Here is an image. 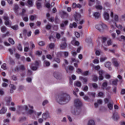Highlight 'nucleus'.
Wrapping results in <instances>:
<instances>
[{"mask_svg": "<svg viewBox=\"0 0 125 125\" xmlns=\"http://www.w3.org/2000/svg\"><path fill=\"white\" fill-rule=\"evenodd\" d=\"M70 100H71L70 95L67 93H62L59 95L58 102L61 105H63L67 104Z\"/></svg>", "mask_w": 125, "mask_h": 125, "instance_id": "obj_1", "label": "nucleus"}, {"mask_svg": "<svg viewBox=\"0 0 125 125\" xmlns=\"http://www.w3.org/2000/svg\"><path fill=\"white\" fill-rule=\"evenodd\" d=\"M110 16L112 18V21L110 22V26L111 27V29L114 30V29H116V22H118V21H119V16L117 15H115L114 16V13H113V12H111Z\"/></svg>", "mask_w": 125, "mask_h": 125, "instance_id": "obj_2", "label": "nucleus"}, {"mask_svg": "<svg viewBox=\"0 0 125 125\" xmlns=\"http://www.w3.org/2000/svg\"><path fill=\"white\" fill-rule=\"evenodd\" d=\"M41 65H42L41 61H36L34 63L32 64L31 69L32 71H37Z\"/></svg>", "mask_w": 125, "mask_h": 125, "instance_id": "obj_3", "label": "nucleus"}, {"mask_svg": "<svg viewBox=\"0 0 125 125\" xmlns=\"http://www.w3.org/2000/svg\"><path fill=\"white\" fill-rule=\"evenodd\" d=\"M95 28L98 31H100V33H103L104 30L107 28V25L104 23L99 24L95 26Z\"/></svg>", "mask_w": 125, "mask_h": 125, "instance_id": "obj_4", "label": "nucleus"}, {"mask_svg": "<svg viewBox=\"0 0 125 125\" xmlns=\"http://www.w3.org/2000/svg\"><path fill=\"white\" fill-rule=\"evenodd\" d=\"M3 19L4 20V24L6 26L8 27H11V25H12V22L9 20V18L7 15L3 16Z\"/></svg>", "mask_w": 125, "mask_h": 125, "instance_id": "obj_5", "label": "nucleus"}, {"mask_svg": "<svg viewBox=\"0 0 125 125\" xmlns=\"http://www.w3.org/2000/svg\"><path fill=\"white\" fill-rule=\"evenodd\" d=\"M3 19L4 20V24L6 26L8 27H11V25H12V22L9 20V18L7 15L3 16Z\"/></svg>", "mask_w": 125, "mask_h": 125, "instance_id": "obj_6", "label": "nucleus"}, {"mask_svg": "<svg viewBox=\"0 0 125 125\" xmlns=\"http://www.w3.org/2000/svg\"><path fill=\"white\" fill-rule=\"evenodd\" d=\"M71 113L74 116H79L82 113V109L80 108L76 107L73 109H72Z\"/></svg>", "mask_w": 125, "mask_h": 125, "instance_id": "obj_7", "label": "nucleus"}, {"mask_svg": "<svg viewBox=\"0 0 125 125\" xmlns=\"http://www.w3.org/2000/svg\"><path fill=\"white\" fill-rule=\"evenodd\" d=\"M83 105V103H82V101L79 99H76L74 100V106L75 107H82Z\"/></svg>", "mask_w": 125, "mask_h": 125, "instance_id": "obj_8", "label": "nucleus"}, {"mask_svg": "<svg viewBox=\"0 0 125 125\" xmlns=\"http://www.w3.org/2000/svg\"><path fill=\"white\" fill-rule=\"evenodd\" d=\"M62 66H64L66 73H70V71H74V67L72 65H70L67 67L66 66V65H65V64H63Z\"/></svg>", "mask_w": 125, "mask_h": 125, "instance_id": "obj_9", "label": "nucleus"}, {"mask_svg": "<svg viewBox=\"0 0 125 125\" xmlns=\"http://www.w3.org/2000/svg\"><path fill=\"white\" fill-rule=\"evenodd\" d=\"M53 75L54 78L57 79V80H61L62 79V74L61 73L54 72Z\"/></svg>", "mask_w": 125, "mask_h": 125, "instance_id": "obj_10", "label": "nucleus"}, {"mask_svg": "<svg viewBox=\"0 0 125 125\" xmlns=\"http://www.w3.org/2000/svg\"><path fill=\"white\" fill-rule=\"evenodd\" d=\"M104 74H105V71H104L103 70L99 71V80H100V81H103V79H104V77H103Z\"/></svg>", "mask_w": 125, "mask_h": 125, "instance_id": "obj_11", "label": "nucleus"}, {"mask_svg": "<svg viewBox=\"0 0 125 125\" xmlns=\"http://www.w3.org/2000/svg\"><path fill=\"white\" fill-rule=\"evenodd\" d=\"M50 116L49 115V112L48 111H46L45 112L43 113L42 115V118L43 120H46L50 118Z\"/></svg>", "mask_w": 125, "mask_h": 125, "instance_id": "obj_12", "label": "nucleus"}, {"mask_svg": "<svg viewBox=\"0 0 125 125\" xmlns=\"http://www.w3.org/2000/svg\"><path fill=\"white\" fill-rule=\"evenodd\" d=\"M25 4L29 8L32 7V6H34V2L32 0H28Z\"/></svg>", "mask_w": 125, "mask_h": 125, "instance_id": "obj_13", "label": "nucleus"}, {"mask_svg": "<svg viewBox=\"0 0 125 125\" xmlns=\"http://www.w3.org/2000/svg\"><path fill=\"white\" fill-rule=\"evenodd\" d=\"M18 9H19V6H18V5L15 4L14 8V11L15 13H16V14H17V15H18V14H19V10Z\"/></svg>", "mask_w": 125, "mask_h": 125, "instance_id": "obj_14", "label": "nucleus"}, {"mask_svg": "<svg viewBox=\"0 0 125 125\" xmlns=\"http://www.w3.org/2000/svg\"><path fill=\"white\" fill-rule=\"evenodd\" d=\"M112 62L115 67H119V65H120V63L118 62V61H117V59L115 58H113L112 59Z\"/></svg>", "mask_w": 125, "mask_h": 125, "instance_id": "obj_15", "label": "nucleus"}, {"mask_svg": "<svg viewBox=\"0 0 125 125\" xmlns=\"http://www.w3.org/2000/svg\"><path fill=\"white\" fill-rule=\"evenodd\" d=\"M5 100L6 102V105L7 106H9L10 105V102H11V97H6L5 98Z\"/></svg>", "mask_w": 125, "mask_h": 125, "instance_id": "obj_16", "label": "nucleus"}, {"mask_svg": "<svg viewBox=\"0 0 125 125\" xmlns=\"http://www.w3.org/2000/svg\"><path fill=\"white\" fill-rule=\"evenodd\" d=\"M112 118L114 121H118L120 119V115L117 113H114L113 114Z\"/></svg>", "mask_w": 125, "mask_h": 125, "instance_id": "obj_17", "label": "nucleus"}, {"mask_svg": "<svg viewBox=\"0 0 125 125\" xmlns=\"http://www.w3.org/2000/svg\"><path fill=\"white\" fill-rule=\"evenodd\" d=\"M9 87L10 88V93H13L14 90H15L16 89V86L14 85V84H10L9 85Z\"/></svg>", "mask_w": 125, "mask_h": 125, "instance_id": "obj_18", "label": "nucleus"}, {"mask_svg": "<svg viewBox=\"0 0 125 125\" xmlns=\"http://www.w3.org/2000/svg\"><path fill=\"white\" fill-rule=\"evenodd\" d=\"M89 86L90 87H93L94 89H97V88H98V84L96 83H89Z\"/></svg>", "mask_w": 125, "mask_h": 125, "instance_id": "obj_19", "label": "nucleus"}, {"mask_svg": "<svg viewBox=\"0 0 125 125\" xmlns=\"http://www.w3.org/2000/svg\"><path fill=\"white\" fill-rule=\"evenodd\" d=\"M67 43H61L60 45V48L61 49H65L67 48Z\"/></svg>", "mask_w": 125, "mask_h": 125, "instance_id": "obj_20", "label": "nucleus"}, {"mask_svg": "<svg viewBox=\"0 0 125 125\" xmlns=\"http://www.w3.org/2000/svg\"><path fill=\"white\" fill-rule=\"evenodd\" d=\"M68 23H69L68 21H63L62 23H61L60 27H61V28H64V27H65V26L68 25Z\"/></svg>", "mask_w": 125, "mask_h": 125, "instance_id": "obj_21", "label": "nucleus"}, {"mask_svg": "<svg viewBox=\"0 0 125 125\" xmlns=\"http://www.w3.org/2000/svg\"><path fill=\"white\" fill-rule=\"evenodd\" d=\"M29 49H30V48L29 47V43L25 42L24 44V51L25 52H27V51H28Z\"/></svg>", "mask_w": 125, "mask_h": 125, "instance_id": "obj_22", "label": "nucleus"}, {"mask_svg": "<svg viewBox=\"0 0 125 125\" xmlns=\"http://www.w3.org/2000/svg\"><path fill=\"white\" fill-rule=\"evenodd\" d=\"M111 65H112V64L110 62H107L104 64L105 67H106V68H108L109 71H111L112 70Z\"/></svg>", "mask_w": 125, "mask_h": 125, "instance_id": "obj_23", "label": "nucleus"}, {"mask_svg": "<svg viewBox=\"0 0 125 125\" xmlns=\"http://www.w3.org/2000/svg\"><path fill=\"white\" fill-rule=\"evenodd\" d=\"M23 110V105H18L17 106V112L21 113Z\"/></svg>", "mask_w": 125, "mask_h": 125, "instance_id": "obj_24", "label": "nucleus"}, {"mask_svg": "<svg viewBox=\"0 0 125 125\" xmlns=\"http://www.w3.org/2000/svg\"><path fill=\"white\" fill-rule=\"evenodd\" d=\"M104 17L105 20H106V21L109 20V18H110V16L109 15V14L106 12L104 13Z\"/></svg>", "mask_w": 125, "mask_h": 125, "instance_id": "obj_25", "label": "nucleus"}, {"mask_svg": "<svg viewBox=\"0 0 125 125\" xmlns=\"http://www.w3.org/2000/svg\"><path fill=\"white\" fill-rule=\"evenodd\" d=\"M81 14L77 13H76V14L75 16V21H76V22H78V20H80V18H81Z\"/></svg>", "mask_w": 125, "mask_h": 125, "instance_id": "obj_26", "label": "nucleus"}, {"mask_svg": "<svg viewBox=\"0 0 125 125\" xmlns=\"http://www.w3.org/2000/svg\"><path fill=\"white\" fill-rule=\"evenodd\" d=\"M6 111H7V109L4 107H2L0 110V114L1 115H3V114H5V113H6Z\"/></svg>", "mask_w": 125, "mask_h": 125, "instance_id": "obj_27", "label": "nucleus"}, {"mask_svg": "<svg viewBox=\"0 0 125 125\" xmlns=\"http://www.w3.org/2000/svg\"><path fill=\"white\" fill-rule=\"evenodd\" d=\"M37 18H38V16H37L36 15H31L29 17V19L31 21H34L36 20Z\"/></svg>", "mask_w": 125, "mask_h": 125, "instance_id": "obj_28", "label": "nucleus"}, {"mask_svg": "<svg viewBox=\"0 0 125 125\" xmlns=\"http://www.w3.org/2000/svg\"><path fill=\"white\" fill-rule=\"evenodd\" d=\"M114 104V102L112 101L111 103H109L107 104V107L109 110H113V105Z\"/></svg>", "mask_w": 125, "mask_h": 125, "instance_id": "obj_29", "label": "nucleus"}, {"mask_svg": "<svg viewBox=\"0 0 125 125\" xmlns=\"http://www.w3.org/2000/svg\"><path fill=\"white\" fill-rule=\"evenodd\" d=\"M36 6L37 9H41V8L42 7V3L39 1H36Z\"/></svg>", "mask_w": 125, "mask_h": 125, "instance_id": "obj_30", "label": "nucleus"}, {"mask_svg": "<svg viewBox=\"0 0 125 125\" xmlns=\"http://www.w3.org/2000/svg\"><path fill=\"white\" fill-rule=\"evenodd\" d=\"M93 16L96 19H98L100 17V14L99 12H95L93 14Z\"/></svg>", "mask_w": 125, "mask_h": 125, "instance_id": "obj_31", "label": "nucleus"}, {"mask_svg": "<svg viewBox=\"0 0 125 125\" xmlns=\"http://www.w3.org/2000/svg\"><path fill=\"white\" fill-rule=\"evenodd\" d=\"M11 79L12 81H14L15 82H16V81L18 80V78H17V76L15 75H13L11 76Z\"/></svg>", "mask_w": 125, "mask_h": 125, "instance_id": "obj_32", "label": "nucleus"}, {"mask_svg": "<svg viewBox=\"0 0 125 125\" xmlns=\"http://www.w3.org/2000/svg\"><path fill=\"white\" fill-rule=\"evenodd\" d=\"M74 85H76L78 87H81V86H82V83H81L80 81H76L74 83Z\"/></svg>", "mask_w": 125, "mask_h": 125, "instance_id": "obj_33", "label": "nucleus"}, {"mask_svg": "<svg viewBox=\"0 0 125 125\" xmlns=\"http://www.w3.org/2000/svg\"><path fill=\"white\" fill-rule=\"evenodd\" d=\"M10 28L13 29V30H14V31H17L19 29V27L18 26V25H15L13 26H11Z\"/></svg>", "mask_w": 125, "mask_h": 125, "instance_id": "obj_34", "label": "nucleus"}, {"mask_svg": "<svg viewBox=\"0 0 125 125\" xmlns=\"http://www.w3.org/2000/svg\"><path fill=\"white\" fill-rule=\"evenodd\" d=\"M87 125H95V122L93 120H89Z\"/></svg>", "mask_w": 125, "mask_h": 125, "instance_id": "obj_35", "label": "nucleus"}, {"mask_svg": "<svg viewBox=\"0 0 125 125\" xmlns=\"http://www.w3.org/2000/svg\"><path fill=\"white\" fill-rule=\"evenodd\" d=\"M77 26V23L73 22V23H70L69 24V28H71V29H72V28H76Z\"/></svg>", "mask_w": 125, "mask_h": 125, "instance_id": "obj_36", "label": "nucleus"}, {"mask_svg": "<svg viewBox=\"0 0 125 125\" xmlns=\"http://www.w3.org/2000/svg\"><path fill=\"white\" fill-rule=\"evenodd\" d=\"M79 79L80 81H83L84 83H87V78H84L83 77L80 76Z\"/></svg>", "mask_w": 125, "mask_h": 125, "instance_id": "obj_37", "label": "nucleus"}, {"mask_svg": "<svg viewBox=\"0 0 125 125\" xmlns=\"http://www.w3.org/2000/svg\"><path fill=\"white\" fill-rule=\"evenodd\" d=\"M61 41V43H67V38H66V37L62 38Z\"/></svg>", "mask_w": 125, "mask_h": 125, "instance_id": "obj_38", "label": "nucleus"}, {"mask_svg": "<svg viewBox=\"0 0 125 125\" xmlns=\"http://www.w3.org/2000/svg\"><path fill=\"white\" fill-rule=\"evenodd\" d=\"M48 46L50 49H53V48H54V46H55V44L54 43H50L48 44Z\"/></svg>", "mask_w": 125, "mask_h": 125, "instance_id": "obj_39", "label": "nucleus"}, {"mask_svg": "<svg viewBox=\"0 0 125 125\" xmlns=\"http://www.w3.org/2000/svg\"><path fill=\"white\" fill-rule=\"evenodd\" d=\"M28 115H32V114H36V111L33 109H30L27 111Z\"/></svg>", "mask_w": 125, "mask_h": 125, "instance_id": "obj_40", "label": "nucleus"}, {"mask_svg": "<svg viewBox=\"0 0 125 125\" xmlns=\"http://www.w3.org/2000/svg\"><path fill=\"white\" fill-rule=\"evenodd\" d=\"M88 95L89 96H92L93 98L95 97V92H88Z\"/></svg>", "mask_w": 125, "mask_h": 125, "instance_id": "obj_41", "label": "nucleus"}, {"mask_svg": "<svg viewBox=\"0 0 125 125\" xmlns=\"http://www.w3.org/2000/svg\"><path fill=\"white\" fill-rule=\"evenodd\" d=\"M49 103V102H48V100H45L43 101L42 103V106H45V105H47Z\"/></svg>", "mask_w": 125, "mask_h": 125, "instance_id": "obj_42", "label": "nucleus"}, {"mask_svg": "<svg viewBox=\"0 0 125 125\" xmlns=\"http://www.w3.org/2000/svg\"><path fill=\"white\" fill-rule=\"evenodd\" d=\"M100 62H104L105 60H107V57H102L100 58Z\"/></svg>", "mask_w": 125, "mask_h": 125, "instance_id": "obj_43", "label": "nucleus"}, {"mask_svg": "<svg viewBox=\"0 0 125 125\" xmlns=\"http://www.w3.org/2000/svg\"><path fill=\"white\" fill-rule=\"evenodd\" d=\"M1 32L4 33L6 31V27L3 26L0 28Z\"/></svg>", "mask_w": 125, "mask_h": 125, "instance_id": "obj_44", "label": "nucleus"}, {"mask_svg": "<svg viewBox=\"0 0 125 125\" xmlns=\"http://www.w3.org/2000/svg\"><path fill=\"white\" fill-rule=\"evenodd\" d=\"M118 82H119V80L115 79V80L112 81V84L113 85H117V84H118Z\"/></svg>", "mask_w": 125, "mask_h": 125, "instance_id": "obj_45", "label": "nucleus"}, {"mask_svg": "<svg viewBox=\"0 0 125 125\" xmlns=\"http://www.w3.org/2000/svg\"><path fill=\"white\" fill-rule=\"evenodd\" d=\"M8 41L11 44H14V43H15V42H14V41L12 38H9Z\"/></svg>", "mask_w": 125, "mask_h": 125, "instance_id": "obj_46", "label": "nucleus"}, {"mask_svg": "<svg viewBox=\"0 0 125 125\" xmlns=\"http://www.w3.org/2000/svg\"><path fill=\"white\" fill-rule=\"evenodd\" d=\"M17 48L20 51H22V50H23V49H22V45H21V44H19V45L17 46Z\"/></svg>", "mask_w": 125, "mask_h": 125, "instance_id": "obj_47", "label": "nucleus"}, {"mask_svg": "<svg viewBox=\"0 0 125 125\" xmlns=\"http://www.w3.org/2000/svg\"><path fill=\"white\" fill-rule=\"evenodd\" d=\"M1 68L3 69V70H6L7 68L6 67V63H3L1 66Z\"/></svg>", "mask_w": 125, "mask_h": 125, "instance_id": "obj_48", "label": "nucleus"}, {"mask_svg": "<svg viewBox=\"0 0 125 125\" xmlns=\"http://www.w3.org/2000/svg\"><path fill=\"white\" fill-rule=\"evenodd\" d=\"M113 43V41H112V40L111 39H109L107 42V45L109 46L110 45H112V43Z\"/></svg>", "mask_w": 125, "mask_h": 125, "instance_id": "obj_49", "label": "nucleus"}, {"mask_svg": "<svg viewBox=\"0 0 125 125\" xmlns=\"http://www.w3.org/2000/svg\"><path fill=\"white\" fill-rule=\"evenodd\" d=\"M54 61H55V62L58 63V64H59V63H60V62H61V61L60 60V59H59L58 58H55L54 59Z\"/></svg>", "mask_w": 125, "mask_h": 125, "instance_id": "obj_50", "label": "nucleus"}, {"mask_svg": "<svg viewBox=\"0 0 125 125\" xmlns=\"http://www.w3.org/2000/svg\"><path fill=\"white\" fill-rule=\"evenodd\" d=\"M39 44L40 46H43V45H45V43L43 41H41L39 42Z\"/></svg>", "mask_w": 125, "mask_h": 125, "instance_id": "obj_51", "label": "nucleus"}, {"mask_svg": "<svg viewBox=\"0 0 125 125\" xmlns=\"http://www.w3.org/2000/svg\"><path fill=\"white\" fill-rule=\"evenodd\" d=\"M93 81L94 82H97L98 81V77L96 75H94V77L93 78Z\"/></svg>", "mask_w": 125, "mask_h": 125, "instance_id": "obj_52", "label": "nucleus"}, {"mask_svg": "<svg viewBox=\"0 0 125 125\" xmlns=\"http://www.w3.org/2000/svg\"><path fill=\"white\" fill-rule=\"evenodd\" d=\"M44 62L46 67H49V66H50V62H49L45 61Z\"/></svg>", "mask_w": 125, "mask_h": 125, "instance_id": "obj_53", "label": "nucleus"}, {"mask_svg": "<svg viewBox=\"0 0 125 125\" xmlns=\"http://www.w3.org/2000/svg\"><path fill=\"white\" fill-rule=\"evenodd\" d=\"M51 25L50 24H47L46 26V30H51Z\"/></svg>", "mask_w": 125, "mask_h": 125, "instance_id": "obj_54", "label": "nucleus"}, {"mask_svg": "<svg viewBox=\"0 0 125 125\" xmlns=\"http://www.w3.org/2000/svg\"><path fill=\"white\" fill-rule=\"evenodd\" d=\"M25 13H26V10L25 9L23 8L22 9V12L21 14V16H24V14H25Z\"/></svg>", "mask_w": 125, "mask_h": 125, "instance_id": "obj_55", "label": "nucleus"}, {"mask_svg": "<svg viewBox=\"0 0 125 125\" xmlns=\"http://www.w3.org/2000/svg\"><path fill=\"white\" fill-rule=\"evenodd\" d=\"M104 95V93L103 92H99L98 94V96H99V97H102Z\"/></svg>", "mask_w": 125, "mask_h": 125, "instance_id": "obj_56", "label": "nucleus"}, {"mask_svg": "<svg viewBox=\"0 0 125 125\" xmlns=\"http://www.w3.org/2000/svg\"><path fill=\"white\" fill-rule=\"evenodd\" d=\"M94 64H98L99 63V60L98 59H95L93 61Z\"/></svg>", "mask_w": 125, "mask_h": 125, "instance_id": "obj_57", "label": "nucleus"}, {"mask_svg": "<svg viewBox=\"0 0 125 125\" xmlns=\"http://www.w3.org/2000/svg\"><path fill=\"white\" fill-rule=\"evenodd\" d=\"M83 99L86 101H88V100H89V97H88V96H84Z\"/></svg>", "mask_w": 125, "mask_h": 125, "instance_id": "obj_58", "label": "nucleus"}, {"mask_svg": "<svg viewBox=\"0 0 125 125\" xmlns=\"http://www.w3.org/2000/svg\"><path fill=\"white\" fill-rule=\"evenodd\" d=\"M98 104H100V105H101V104H102V103H103V101H102V100L101 99H99L97 100V103Z\"/></svg>", "mask_w": 125, "mask_h": 125, "instance_id": "obj_59", "label": "nucleus"}, {"mask_svg": "<svg viewBox=\"0 0 125 125\" xmlns=\"http://www.w3.org/2000/svg\"><path fill=\"white\" fill-rule=\"evenodd\" d=\"M23 110H25V111H28V105H22Z\"/></svg>", "mask_w": 125, "mask_h": 125, "instance_id": "obj_60", "label": "nucleus"}, {"mask_svg": "<svg viewBox=\"0 0 125 125\" xmlns=\"http://www.w3.org/2000/svg\"><path fill=\"white\" fill-rule=\"evenodd\" d=\"M83 91H87L88 90V86L85 85L83 88Z\"/></svg>", "mask_w": 125, "mask_h": 125, "instance_id": "obj_61", "label": "nucleus"}, {"mask_svg": "<svg viewBox=\"0 0 125 125\" xmlns=\"http://www.w3.org/2000/svg\"><path fill=\"white\" fill-rule=\"evenodd\" d=\"M94 68L95 70L98 71V70H100V66H99V65L95 66H94Z\"/></svg>", "mask_w": 125, "mask_h": 125, "instance_id": "obj_62", "label": "nucleus"}, {"mask_svg": "<svg viewBox=\"0 0 125 125\" xmlns=\"http://www.w3.org/2000/svg\"><path fill=\"white\" fill-rule=\"evenodd\" d=\"M24 88V86L23 85H21L19 87V90L21 91V90H23Z\"/></svg>", "mask_w": 125, "mask_h": 125, "instance_id": "obj_63", "label": "nucleus"}, {"mask_svg": "<svg viewBox=\"0 0 125 125\" xmlns=\"http://www.w3.org/2000/svg\"><path fill=\"white\" fill-rule=\"evenodd\" d=\"M96 8L97 9H100V10H101V9H102V6L101 5H97V6H96Z\"/></svg>", "mask_w": 125, "mask_h": 125, "instance_id": "obj_64", "label": "nucleus"}]
</instances>
